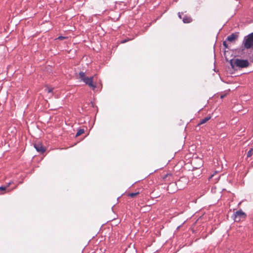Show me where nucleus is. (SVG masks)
I'll return each mask as SVG.
<instances>
[{
	"label": "nucleus",
	"instance_id": "nucleus-1",
	"mask_svg": "<svg viewBox=\"0 0 253 253\" xmlns=\"http://www.w3.org/2000/svg\"><path fill=\"white\" fill-rule=\"evenodd\" d=\"M230 64L232 68L237 67L240 68H244L249 66V62L247 59H235L230 60Z\"/></svg>",
	"mask_w": 253,
	"mask_h": 253
},
{
	"label": "nucleus",
	"instance_id": "nucleus-2",
	"mask_svg": "<svg viewBox=\"0 0 253 253\" xmlns=\"http://www.w3.org/2000/svg\"><path fill=\"white\" fill-rule=\"evenodd\" d=\"M242 46L244 49L253 50V32L244 37Z\"/></svg>",
	"mask_w": 253,
	"mask_h": 253
},
{
	"label": "nucleus",
	"instance_id": "nucleus-3",
	"mask_svg": "<svg viewBox=\"0 0 253 253\" xmlns=\"http://www.w3.org/2000/svg\"><path fill=\"white\" fill-rule=\"evenodd\" d=\"M247 217V214L240 209L235 212L233 215L234 220L236 222H239L241 220L245 219Z\"/></svg>",
	"mask_w": 253,
	"mask_h": 253
},
{
	"label": "nucleus",
	"instance_id": "nucleus-4",
	"mask_svg": "<svg viewBox=\"0 0 253 253\" xmlns=\"http://www.w3.org/2000/svg\"><path fill=\"white\" fill-rule=\"evenodd\" d=\"M93 77H87L86 78L84 79L83 82L86 84L88 85L90 87H91L92 90H94V89L96 87V85L93 83Z\"/></svg>",
	"mask_w": 253,
	"mask_h": 253
},
{
	"label": "nucleus",
	"instance_id": "nucleus-5",
	"mask_svg": "<svg viewBox=\"0 0 253 253\" xmlns=\"http://www.w3.org/2000/svg\"><path fill=\"white\" fill-rule=\"evenodd\" d=\"M34 146L36 150L37 151V152L41 154H43L45 151V148L40 142L35 143L34 144Z\"/></svg>",
	"mask_w": 253,
	"mask_h": 253
},
{
	"label": "nucleus",
	"instance_id": "nucleus-6",
	"mask_svg": "<svg viewBox=\"0 0 253 253\" xmlns=\"http://www.w3.org/2000/svg\"><path fill=\"white\" fill-rule=\"evenodd\" d=\"M238 36L239 33H232L227 37L226 40L230 42H233L238 39Z\"/></svg>",
	"mask_w": 253,
	"mask_h": 253
},
{
	"label": "nucleus",
	"instance_id": "nucleus-7",
	"mask_svg": "<svg viewBox=\"0 0 253 253\" xmlns=\"http://www.w3.org/2000/svg\"><path fill=\"white\" fill-rule=\"evenodd\" d=\"M182 21L184 23H189L192 21V19L190 16L185 15L182 18Z\"/></svg>",
	"mask_w": 253,
	"mask_h": 253
},
{
	"label": "nucleus",
	"instance_id": "nucleus-8",
	"mask_svg": "<svg viewBox=\"0 0 253 253\" xmlns=\"http://www.w3.org/2000/svg\"><path fill=\"white\" fill-rule=\"evenodd\" d=\"M211 118V116L210 115H208L206 118H205L203 119H202L200 121V122L198 124V126H200L201 125L206 123L207 121H208L209 120H210Z\"/></svg>",
	"mask_w": 253,
	"mask_h": 253
},
{
	"label": "nucleus",
	"instance_id": "nucleus-9",
	"mask_svg": "<svg viewBox=\"0 0 253 253\" xmlns=\"http://www.w3.org/2000/svg\"><path fill=\"white\" fill-rule=\"evenodd\" d=\"M80 79L83 81L84 79L86 78L87 77L85 76V73L83 72H80L79 74Z\"/></svg>",
	"mask_w": 253,
	"mask_h": 253
},
{
	"label": "nucleus",
	"instance_id": "nucleus-10",
	"mask_svg": "<svg viewBox=\"0 0 253 253\" xmlns=\"http://www.w3.org/2000/svg\"><path fill=\"white\" fill-rule=\"evenodd\" d=\"M11 184V182H9L6 186H0V191H5L7 187H8Z\"/></svg>",
	"mask_w": 253,
	"mask_h": 253
},
{
	"label": "nucleus",
	"instance_id": "nucleus-11",
	"mask_svg": "<svg viewBox=\"0 0 253 253\" xmlns=\"http://www.w3.org/2000/svg\"><path fill=\"white\" fill-rule=\"evenodd\" d=\"M84 129H79L78 130V131H77V133L76 134V137H78V136L81 135V134L84 133Z\"/></svg>",
	"mask_w": 253,
	"mask_h": 253
},
{
	"label": "nucleus",
	"instance_id": "nucleus-12",
	"mask_svg": "<svg viewBox=\"0 0 253 253\" xmlns=\"http://www.w3.org/2000/svg\"><path fill=\"white\" fill-rule=\"evenodd\" d=\"M253 153V149L252 148L247 153V158L251 157L252 156Z\"/></svg>",
	"mask_w": 253,
	"mask_h": 253
},
{
	"label": "nucleus",
	"instance_id": "nucleus-13",
	"mask_svg": "<svg viewBox=\"0 0 253 253\" xmlns=\"http://www.w3.org/2000/svg\"><path fill=\"white\" fill-rule=\"evenodd\" d=\"M139 194V192H136V193H131L129 194V196L131 198L135 197L136 195H137Z\"/></svg>",
	"mask_w": 253,
	"mask_h": 253
},
{
	"label": "nucleus",
	"instance_id": "nucleus-14",
	"mask_svg": "<svg viewBox=\"0 0 253 253\" xmlns=\"http://www.w3.org/2000/svg\"><path fill=\"white\" fill-rule=\"evenodd\" d=\"M53 88H48L47 89V92L48 93H52Z\"/></svg>",
	"mask_w": 253,
	"mask_h": 253
},
{
	"label": "nucleus",
	"instance_id": "nucleus-15",
	"mask_svg": "<svg viewBox=\"0 0 253 253\" xmlns=\"http://www.w3.org/2000/svg\"><path fill=\"white\" fill-rule=\"evenodd\" d=\"M223 45L225 48H228V44L226 41L223 42Z\"/></svg>",
	"mask_w": 253,
	"mask_h": 253
},
{
	"label": "nucleus",
	"instance_id": "nucleus-16",
	"mask_svg": "<svg viewBox=\"0 0 253 253\" xmlns=\"http://www.w3.org/2000/svg\"><path fill=\"white\" fill-rule=\"evenodd\" d=\"M130 40L128 39H125V40H123L122 42H121V43H126V42L129 41Z\"/></svg>",
	"mask_w": 253,
	"mask_h": 253
},
{
	"label": "nucleus",
	"instance_id": "nucleus-17",
	"mask_svg": "<svg viewBox=\"0 0 253 253\" xmlns=\"http://www.w3.org/2000/svg\"><path fill=\"white\" fill-rule=\"evenodd\" d=\"M66 37H65L59 36L58 38V39H59L60 40H64V39H66Z\"/></svg>",
	"mask_w": 253,
	"mask_h": 253
},
{
	"label": "nucleus",
	"instance_id": "nucleus-18",
	"mask_svg": "<svg viewBox=\"0 0 253 253\" xmlns=\"http://www.w3.org/2000/svg\"><path fill=\"white\" fill-rule=\"evenodd\" d=\"M183 14V13H180V12H178V17L180 19H182L183 18H182V16H181V14Z\"/></svg>",
	"mask_w": 253,
	"mask_h": 253
},
{
	"label": "nucleus",
	"instance_id": "nucleus-19",
	"mask_svg": "<svg viewBox=\"0 0 253 253\" xmlns=\"http://www.w3.org/2000/svg\"><path fill=\"white\" fill-rule=\"evenodd\" d=\"M224 97V95H221V98H223Z\"/></svg>",
	"mask_w": 253,
	"mask_h": 253
},
{
	"label": "nucleus",
	"instance_id": "nucleus-20",
	"mask_svg": "<svg viewBox=\"0 0 253 253\" xmlns=\"http://www.w3.org/2000/svg\"><path fill=\"white\" fill-rule=\"evenodd\" d=\"M200 161H201V164H200L201 165L202 164V161L201 160H200Z\"/></svg>",
	"mask_w": 253,
	"mask_h": 253
}]
</instances>
